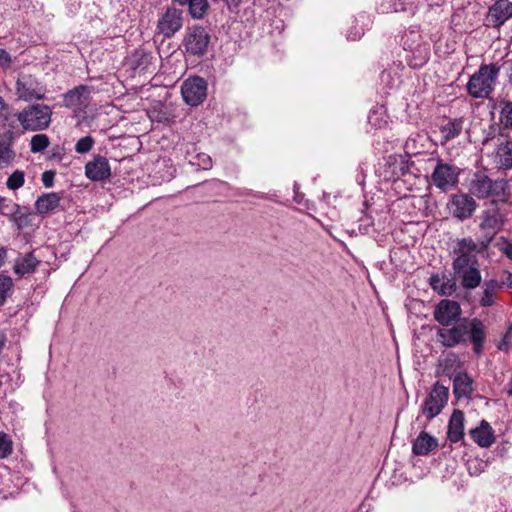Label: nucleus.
<instances>
[{
    "mask_svg": "<svg viewBox=\"0 0 512 512\" xmlns=\"http://www.w3.org/2000/svg\"><path fill=\"white\" fill-rule=\"evenodd\" d=\"M152 60V54L142 48L136 49L129 58L131 68L138 72L149 71Z\"/></svg>",
    "mask_w": 512,
    "mask_h": 512,
    "instance_id": "nucleus-26",
    "label": "nucleus"
},
{
    "mask_svg": "<svg viewBox=\"0 0 512 512\" xmlns=\"http://www.w3.org/2000/svg\"><path fill=\"white\" fill-rule=\"evenodd\" d=\"M91 88L86 85H79L63 95V102L67 108H75L85 105L90 100Z\"/></svg>",
    "mask_w": 512,
    "mask_h": 512,
    "instance_id": "nucleus-19",
    "label": "nucleus"
},
{
    "mask_svg": "<svg viewBox=\"0 0 512 512\" xmlns=\"http://www.w3.org/2000/svg\"><path fill=\"white\" fill-rule=\"evenodd\" d=\"M469 335L474 353L482 354L487 337L486 327L479 318H464L459 324L450 328H438L436 331L437 342L445 348H454L466 342Z\"/></svg>",
    "mask_w": 512,
    "mask_h": 512,
    "instance_id": "nucleus-2",
    "label": "nucleus"
},
{
    "mask_svg": "<svg viewBox=\"0 0 512 512\" xmlns=\"http://www.w3.org/2000/svg\"><path fill=\"white\" fill-rule=\"evenodd\" d=\"M476 201L472 196L464 193L455 194L450 201V210L459 220L470 218L476 210Z\"/></svg>",
    "mask_w": 512,
    "mask_h": 512,
    "instance_id": "nucleus-15",
    "label": "nucleus"
},
{
    "mask_svg": "<svg viewBox=\"0 0 512 512\" xmlns=\"http://www.w3.org/2000/svg\"><path fill=\"white\" fill-rule=\"evenodd\" d=\"M429 285L432 290L440 296H451L458 288L455 278L438 273H434L430 276Z\"/></svg>",
    "mask_w": 512,
    "mask_h": 512,
    "instance_id": "nucleus-18",
    "label": "nucleus"
},
{
    "mask_svg": "<svg viewBox=\"0 0 512 512\" xmlns=\"http://www.w3.org/2000/svg\"><path fill=\"white\" fill-rule=\"evenodd\" d=\"M469 434L472 440L483 448H488L495 442L494 431L486 420H482L478 427L471 429Z\"/></svg>",
    "mask_w": 512,
    "mask_h": 512,
    "instance_id": "nucleus-20",
    "label": "nucleus"
},
{
    "mask_svg": "<svg viewBox=\"0 0 512 512\" xmlns=\"http://www.w3.org/2000/svg\"><path fill=\"white\" fill-rule=\"evenodd\" d=\"M201 158H202L203 169H209L211 167V158L206 155H203Z\"/></svg>",
    "mask_w": 512,
    "mask_h": 512,
    "instance_id": "nucleus-48",
    "label": "nucleus"
},
{
    "mask_svg": "<svg viewBox=\"0 0 512 512\" xmlns=\"http://www.w3.org/2000/svg\"><path fill=\"white\" fill-rule=\"evenodd\" d=\"M181 94L186 104L198 106L207 96V83L199 76L189 77L182 83Z\"/></svg>",
    "mask_w": 512,
    "mask_h": 512,
    "instance_id": "nucleus-8",
    "label": "nucleus"
},
{
    "mask_svg": "<svg viewBox=\"0 0 512 512\" xmlns=\"http://www.w3.org/2000/svg\"><path fill=\"white\" fill-rule=\"evenodd\" d=\"M477 251L478 245L471 237L457 239L452 269L455 279L465 290L476 289L482 281L478 259L474 254Z\"/></svg>",
    "mask_w": 512,
    "mask_h": 512,
    "instance_id": "nucleus-1",
    "label": "nucleus"
},
{
    "mask_svg": "<svg viewBox=\"0 0 512 512\" xmlns=\"http://www.w3.org/2000/svg\"><path fill=\"white\" fill-rule=\"evenodd\" d=\"M15 158V152L11 148V144L0 137V166L10 165Z\"/></svg>",
    "mask_w": 512,
    "mask_h": 512,
    "instance_id": "nucleus-33",
    "label": "nucleus"
},
{
    "mask_svg": "<svg viewBox=\"0 0 512 512\" xmlns=\"http://www.w3.org/2000/svg\"><path fill=\"white\" fill-rule=\"evenodd\" d=\"M62 195L57 192L43 193L35 201L36 213L47 215L58 211L61 205Z\"/></svg>",
    "mask_w": 512,
    "mask_h": 512,
    "instance_id": "nucleus-17",
    "label": "nucleus"
},
{
    "mask_svg": "<svg viewBox=\"0 0 512 512\" xmlns=\"http://www.w3.org/2000/svg\"><path fill=\"white\" fill-rule=\"evenodd\" d=\"M50 145V139L46 134H35L30 140V151L32 153H41Z\"/></svg>",
    "mask_w": 512,
    "mask_h": 512,
    "instance_id": "nucleus-32",
    "label": "nucleus"
},
{
    "mask_svg": "<svg viewBox=\"0 0 512 512\" xmlns=\"http://www.w3.org/2000/svg\"><path fill=\"white\" fill-rule=\"evenodd\" d=\"M500 67L495 64H482L468 80L466 89L475 99L487 98L494 90Z\"/></svg>",
    "mask_w": 512,
    "mask_h": 512,
    "instance_id": "nucleus-4",
    "label": "nucleus"
},
{
    "mask_svg": "<svg viewBox=\"0 0 512 512\" xmlns=\"http://www.w3.org/2000/svg\"><path fill=\"white\" fill-rule=\"evenodd\" d=\"M209 42L210 35L206 29L201 26H193L184 37L183 47L190 55L202 56L207 52Z\"/></svg>",
    "mask_w": 512,
    "mask_h": 512,
    "instance_id": "nucleus-7",
    "label": "nucleus"
},
{
    "mask_svg": "<svg viewBox=\"0 0 512 512\" xmlns=\"http://www.w3.org/2000/svg\"><path fill=\"white\" fill-rule=\"evenodd\" d=\"M404 150L407 155H415L420 153V151L416 147V139L413 137H409L405 144H404Z\"/></svg>",
    "mask_w": 512,
    "mask_h": 512,
    "instance_id": "nucleus-42",
    "label": "nucleus"
},
{
    "mask_svg": "<svg viewBox=\"0 0 512 512\" xmlns=\"http://www.w3.org/2000/svg\"><path fill=\"white\" fill-rule=\"evenodd\" d=\"M13 453V440L10 435L0 431V459H6Z\"/></svg>",
    "mask_w": 512,
    "mask_h": 512,
    "instance_id": "nucleus-36",
    "label": "nucleus"
},
{
    "mask_svg": "<svg viewBox=\"0 0 512 512\" xmlns=\"http://www.w3.org/2000/svg\"><path fill=\"white\" fill-rule=\"evenodd\" d=\"M10 63H11V57H10L9 53L4 49H0V65L9 66Z\"/></svg>",
    "mask_w": 512,
    "mask_h": 512,
    "instance_id": "nucleus-45",
    "label": "nucleus"
},
{
    "mask_svg": "<svg viewBox=\"0 0 512 512\" xmlns=\"http://www.w3.org/2000/svg\"><path fill=\"white\" fill-rule=\"evenodd\" d=\"M40 260L35 257L33 252H29L23 255H20L14 264V272L19 276H24L26 274L33 273L36 268L39 266Z\"/></svg>",
    "mask_w": 512,
    "mask_h": 512,
    "instance_id": "nucleus-24",
    "label": "nucleus"
},
{
    "mask_svg": "<svg viewBox=\"0 0 512 512\" xmlns=\"http://www.w3.org/2000/svg\"><path fill=\"white\" fill-rule=\"evenodd\" d=\"M17 121L25 131H41L50 126L52 109L46 104H32L15 114Z\"/></svg>",
    "mask_w": 512,
    "mask_h": 512,
    "instance_id": "nucleus-5",
    "label": "nucleus"
},
{
    "mask_svg": "<svg viewBox=\"0 0 512 512\" xmlns=\"http://www.w3.org/2000/svg\"><path fill=\"white\" fill-rule=\"evenodd\" d=\"M462 314V309L457 301L450 299H442L435 306L433 317L440 325L444 327L450 326L454 322H458Z\"/></svg>",
    "mask_w": 512,
    "mask_h": 512,
    "instance_id": "nucleus-13",
    "label": "nucleus"
},
{
    "mask_svg": "<svg viewBox=\"0 0 512 512\" xmlns=\"http://www.w3.org/2000/svg\"><path fill=\"white\" fill-rule=\"evenodd\" d=\"M363 34H364L363 27L358 25V23H356L347 32V39L356 41V40H359Z\"/></svg>",
    "mask_w": 512,
    "mask_h": 512,
    "instance_id": "nucleus-41",
    "label": "nucleus"
},
{
    "mask_svg": "<svg viewBox=\"0 0 512 512\" xmlns=\"http://www.w3.org/2000/svg\"><path fill=\"white\" fill-rule=\"evenodd\" d=\"M438 446L437 439L422 431L417 436L412 445V451L415 455H427Z\"/></svg>",
    "mask_w": 512,
    "mask_h": 512,
    "instance_id": "nucleus-25",
    "label": "nucleus"
},
{
    "mask_svg": "<svg viewBox=\"0 0 512 512\" xmlns=\"http://www.w3.org/2000/svg\"><path fill=\"white\" fill-rule=\"evenodd\" d=\"M404 49L408 52V65L414 69L423 67L430 57V46L421 40V36L411 32L406 35Z\"/></svg>",
    "mask_w": 512,
    "mask_h": 512,
    "instance_id": "nucleus-6",
    "label": "nucleus"
},
{
    "mask_svg": "<svg viewBox=\"0 0 512 512\" xmlns=\"http://www.w3.org/2000/svg\"><path fill=\"white\" fill-rule=\"evenodd\" d=\"M499 122L504 129L512 130V101H504L499 111Z\"/></svg>",
    "mask_w": 512,
    "mask_h": 512,
    "instance_id": "nucleus-31",
    "label": "nucleus"
},
{
    "mask_svg": "<svg viewBox=\"0 0 512 512\" xmlns=\"http://www.w3.org/2000/svg\"><path fill=\"white\" fill-rule=\"evenodd\" d=\"M512 18V2L510 0H496L485 16L487 27L499 29Z\"/></svg>",
    "mask_w": 512,
    "mask_h": 512,
    "instance_id": "nucleus-14",
    "label": "nucleus"
},
{
    "mask_svg": "<svg viewBox=\"0 0 512 512\" xmlns=\"http://www.w3.org/2000/svg\"><path fill=\"white\" fill-rule=\"evenodd\" d=\"M494 162L499 168L511 169L512 168V140L501 142L494 154Z\"/></svg>",
    "mask_w": 512,
    "mask_h": 512,
    "instance_id": "nucleus-23",
    "label": "nucleus"
},
{
    "mask_svg": "<svg viewBox=\"0 0 512 512\" xmlns=\"http://www.w3.org/2000/svg\"><path fill=\"white\" fill-rule=\"evenodd\" d=\"M503 286V283L498 282L497 280L491 279L486 280L483 283V292L482 296L480 298V305L482 307H490L493 306L494 301V294L497 290L501 289Z\"/></svg>",
    "mask_w": 512,
    "mask_h": 512,
    "instance_id": "nucleus-27",
    "label": "nucleus"
},
{
    "mask_svg": "<svg viewBox=\"0 0 512 512\" xmlns=\"http://www.w3.org/2000/svg\"><path fill=\"white\" fill-rule=\"evenodd\" d=\"M507 183L504 180H492L485 170L475 172L469 181V192L479 199L492 198L494 201H506Z\"/></svg>",
    "mask_w": 512,
    "mask_h": 512,
    "instance_id": "nucleus-3",
    "label": "nucleus"
},
{
    "mask_svg": "<svg viewBox=\"0 0 512 512\" xmlns=\"http://www.w3.org/2000/svg\"><path fill=\"white\" fill-rule=\"evenodd\" d=\"M387 163L393 166L391 177L398 178L400 175H404L407 171L405 161L400 155H391L387 159Z\"/></svg>",
    "mask_w": 512,
    "mask_h": 512,
    "instance_id": "nucleus-35",
    "label": "nucleus"
},
{
    "mask_svg": "<svg viewBox=\"0 0 512 512\" xmlns=\"http://www.w3.org/2000/svg\"><path fill=\"white\" fill-rule=\"evenodd\" d=\"M0 127L14 129V121H10V113L8 105L5 100L0 96Z\"/></svg>",
    "mask_w": 512,
    "mask_h": 512,
    "instance_id": "nucleus-38",
    "label": "nucleus"
},
{
    "mask_svg": "<svg viewBox=\"0 0 512 512\" xmlns=\"http://www.w3.org/2000/svg\"><path fill=\"white\" fill-rule=\"evenodd\" d=\"M448 400V389L436 382L422 406L423 414L428 418L432 419L436 417Z\"/></svg>",
    "mask_w": 512,
    "mask_h": 512,
    "instance_id": "nucleus-12",
    "label": "nucleus"
},
{
    "mask_svg": "<svg viewBox=\"0 0 512 512\" xmlns=\"http://www.w3.org/2000/svg\"><path fill=\"white\" fill-rule=\"evenodd\" d=\"M15 89L18 98L25 102L42 100L46 93L45 86L31 75L19 77L16 81Z\"/></svg>",
    "mask_w": 512,
    "mask_h": 512,
    "instance_id": "nucleus-10",
    "label": "nucleus"
},
{
    "mask_svg": "<svg viewBox=\"0 0 512 512\" xmlns=\"http://www.w3.org/2000/svg\"><path fill=\"white\" fill-rule=\"evenodd\" d=\"M5 258L6 250L4 248H0V267L3 265Z\"/></svg>",
    "mask_w": 512,
    "mask_h": 512,
    "instance_id": "nucleus-49",
    "label": "nucleus"
},
{
    "mask_svg": "<svg viewBox=\"0 0 512 512\" xmlns=\"http://www.w3.org/2000/svg\"><path fill=\"white\" fill-rule=\"evenodd\" d=\"M463 122L462 118H454L449 120L447 124L443 125L440 129L443 140L448 142L458 137L463 130Z\"/></svg>",
    "mask_w": 512,
    "mask_h": 512,
    "instance_id": "nucleus-29",
    "label": "nucleus"
},
{
    "mask_svg": "<svg viewBox=\"0 0 512 512\" xmlns=\"http://www.w3.org/2000/svg\"><path fill=\"white\" fill-rule=\"evenodd\" d=\"M55 172L54 171H45L42 174L41 180L45 187H52L54 184Z\"/></svg>",
    "mask_w": 512,
    "mask_h": 512,
    "instance_id": "nucleus-44",
    "label": "nucleus"
},
{
    "mask_svg": "<svg viewBox=\"0 0 512 512\" xmlns=\"http://www.w3.org/2000/svg\"><path fill=\"white\" fill-rule=\"evenodd\" d=\"M189 15L193 19H202L209 9L208 0H186Z\"/></svg>",
    "mask_w": 512,
    "mask_h": 512,
    "instance_id": "nucleus-30",
    "label": "nucleus"
},
{
    "mask_svg": "<svg viewBox=\"0 0 512 512\" xmlns=\"http://www.w3.org/2000/svg\"><path fill=\"white\" fill-rule=\"evenodd\" d=\"M12 287V278L9 276L0 275V306L4 304Z\"/></svg>",
    "mask_w": 512,
    "mask_h": 512,
    "instance_id": "nucleus-39",
    "label": "nucleus"
},
{
    "mask_svg": "<svg viewBox=\"0 0 512 512\" xmlns=\"http://www.w3.org/2000/svg\"><path fill=\"white\" fill-rule=\"evenodd\" d=\"M25 183V174L22 170H15L6 181V186L10 190H17Z\"/></svg>",
    "mask_w": 512,
    "mask_h": 512,
    "instance_id": "nucleus-37",
    "label": "nucleus"
},
{
    "mask_svg": "<svg viewBox=\"0 0 512 512\" xmlns=\"http://www.w3.org/2000/svg\"><path fill=\"white\" fill-rule=\"evenodd\" d=\"M183 26V12L175 7L167 8L157 21L156 32L163 38H171Z\"/></svg>",
    "mask_w": 512,
    "mask_h": 512,
    "instance_id": "nucleus-11",
    "label": "nucleus"
},
{
    "mask_svg": "<svg viewBox=\"0 0 512 512\" xmlns=\"http://www.w3.org/2000/svg\"><path fill=\"white\" fill-rule=\"evenodd\" d=\"M110 175V165L104 156L97 155L85 165V176L92 181H103Z\"/></svg>",
    "mask_w": 512,
    "mask_h": 512,
    "instance_id": "nucleus-16",
    "label": "nucleus"
},
{
    "mask_svg": "<svg viewBox=\"0 0 512 512\" xmlns=\"http://www.w3.org/2000/svg\"><path fill=\"white\" fill-rule=\"evenodd\" d=\"M503 224L502 214L497 209L487 210L483 212L480 228L482 230L495 231Z\"/></svg>",
    "mask_w": 512,
    "mask_h": 512,
    "instance_id": "nucleus-28",
    "label": "nucleus"
},
{
    "mask_svg": "<svg viewBox=\"0 0 512 512\" xmlns=\"http://www.w3.org/2000/svg\"><path fill=\"white\" fill-rule=\"evenodd\" d=\"M94 145V139L91 136L80 138L75 144V151L79 154L88 153Z\"/></svg>",
    "mask_w": 512,
    "mask_h": 512,
    "instance_id": "nucleus-40",
    "label": "nucleus"
},
{
    "mask_svg": "<svg viewBox=\"0 0 512 512\" xmlns=\"http://www.w3.org/2000/svg\"><path fill=\"white\" fill-rule=\"evenodd\" d=\"M505 281H503V285L505 284L508 288H512V273L509 271H505Z\"/></svg>",
    "mask_w": 512,
    "mask_h": 512,
    "instance_id": "nucleus-47",
    "label": "nucleus"
},
{
    "mask_svg": "<svg viewBox=\"0 0 512 512\" xmlns=\"http://www.w3.org/2000/svg\"><path fill=\"white\" fill-rule=\"evenodd\" d=\"M453 392L457 398H468L473 392V379L466 372L457 373L453 379Z\"/></svg>",
    "mask_w": 512,
    "mask_h": 512,
    "instance_id": "nucleus-22",
    "label": "nucleus"
},
{
    "mask_svg": "<svg viewBox=\"0 0 512 512\" xmlns=\"http://www.w3.org/2000/svg\"><path fill=\"white\" fill-rule=\"evenodd\" d=\"M511 331H512V323H509L508 330H507L506 334L504 335L501 342L498 344L499 350H508V347H509V344H510L511 338H512Z\"/></svg>",
    "mask_w": 512,
    "mask_h": 512,
    "instance_id": "nucleus-43",
    "label": "nucleus"
},
{
    "mask_svg": "<svg viewBox=\"0 0 512 512\" xmlns=\"http://www.w3.org/2000/svg\"><path fill=\"white\" fill-rule=\"evenodd\" d=\"M173 2L181 5V6H185L186 5V0H173Z\"/></svg>",
    "mask_w": 512,
    "mask_h": 512,
    "instance_id": "nucleus-50",
    "label": "nucleus"
},
{
    "mask_svg": "<svg viewBox=\"0 0 512 512\" xmlns=\"http://www.w3.org/2000/svg\"><path fill=\"white\" fill-rule=\"evenodd\" d=\"M501 251L512 260V242H507Z\"/></svg>",
    "mask_w": 512,
    "mask_h": 512,
    "instance_id": "nucleus-46",
    "label": "nucleus"
},
{
    "mask_svg": "<svg viewBox=\"0 0 512 512\" xmlns=\"http://www.w3.org/2000/svg\"><path fill=\"white\" fill-rule=\"evenodd\" d=\"M8 208V205L6 204V198L0 196V212L7 215L11 221L15 222L18 227H21L22 223V215H20V206L16 203H14L9 213H5L4 210Z\"/></svg>",
    "mask_w": 512,
    "mask_h": 512,
    "instance_id": "nucleus-34",
    "label": "nucleus"
},
{
    "mask_svg": "<svg viewBox=\"0 0 512 512\" xmlns=\"http://www.w3.org/2000/svg\"><path fill=\"white\" fill-rule=\"evenodd\" d=\"M464 436V413L461 410H454L452 413L449 424L447 437L453 442H459Z\"/></svg>",
    "mask_w": 512,
    "mask_h": 512,
    "instance_id": "nucleus-21",
    "label": "nucleus"
},
{
    "mask_svg": "<svg viewBox=\"0 0 512 512\" xmlns=\"http://www.w3.org/2000/svg\"><path fill=\"white\" fill-rule=\"evenodd\" d=\"M459 174L460 170L458 167L438 160L431 179L437 188L447 191L457 185Z\"/></svg>",
    "mask_w": 512,
    "mask_h": 512,
    "instance_id": "nucleus-9",
    "label": "nucleus"
},
{
    "mask_svg": "<svg viewBox=\"0 0 512 512\" xmlns=\"http://www.w3.org/2000/svg\"><path fill=\"white\" fill-rule=\"evenodd\" d=\"M372 119H373V115H371V116L369 117V121H370V122H372Z\"/></svg>",
    "mask_w": 512,
    "mask_h": 512,
    "instance_id": "nucleus-51",
    "label": "nucleus"
}]
</instances>
